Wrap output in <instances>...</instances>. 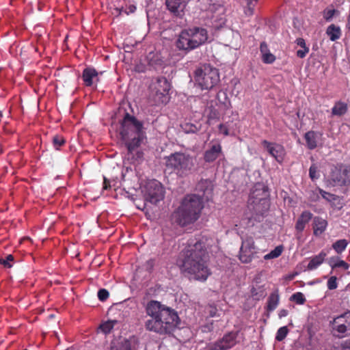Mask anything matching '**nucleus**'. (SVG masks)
<instances>
[{"label":"nucleus","mask_w":350,"mask_h":350,"mask_svg":"<svg viewBox=\"0 0 350 350\" xmlns=\"http://www.w3.org/2000/svg\"><path fill=\"white\" fill-rule=\"evenodd\" d=\"M14 260V256L11 254L7 255L5 258H0V263L4 267L10 268L12 265V262Z\"/></svg>","instance_id":"obj_37"},{"label":"nucleus","mask_w":350,"mask_h":350,"mask_svg":"<svg viewBox=\"0 0 350 350\" xmlns=\"http://www.w3.org/2000/svg\"><path fill=\"white\" fill-rule=\"evenodd\" d=\"M262 60L265 64H272L275 62V57L269 52L262 55Z\"/></svg>","instance_id":"obj_39"},{"label":"nucleus","mask_w":350,"mask_h":350,"mask_svg":"<svg viewBox=\"0 0 350 350\" xmlns=\"http://www.w3.org/2000/svg\"><path fill=\"white\" fill-rule=\"evenodd\" d=\"M252 257H253V254H250L249 256L242 254V260H241L242 263H247V262H251Z\"/></svg>","instance_id":"obj_48"},{"label":"nucleus","mask_w":350,"mask_h":350,"mask_svg":"<svg viewBox=\"0 0 350 350\" xmlns=\"http://www.w3.org/2000/svg\"><path fill=\"white\" fill-rule=\"evenodd\" d=\"M136 10V7L133 5H129L127 10L125 11L126 14H129V13H133Z\"/></svg>","instance_id":"obj_50"},{"label":"nucleus","mask_w":350,"mask_h":350,"mask_svg":"<svg viewBox=\"0 0 350 350\" xmlns=\"http://www.w3.org/2000/svg\"><path fill=\"white\" fill-rule=\"evenodd\" d=\"M236 343V334L229 333L225 335L222 339L217 342L208 350H227L232 348Z\"/></svg>","instance_id":"obj_13"},{"label":"nucleus","mask_w":350,"mask_h":350,"mask_svg":"<svg viewBox=\"0 0 350 350\" xmlns=\"http://www.w3.org/2000/svg\"><path fill=\"white\" fill-rule=\"evenodd\" d=\"M312 218V214L308 211H303L300 216L298 217L297 221L295 224V229L299 232H303L304 230L306 225L311 220Z\"/></svg>","instance_id":"obj_16"},{"label":"nucleus","mask_w":350,"mask_h":350,"mask_svg":"<svg viewBox=\"0 0 350 350\" xmlns=\"http://www.w3.org/2000/svg\"><path fill=\"white\" fill-rule=\"evenodd\" d=\"M184 129L186 133H196L199 130L196 126L189 124H185Z\"/></svg>","instance_id":"obj_44"},{"label":"nucleus","mask_w":350,"mask_h":350,"mask_svg":"<svg viewBox=\"0 0 350 350\" xmlns=\"http://www.w3.org/2000/svg\"><path fill=\"white\" fill-rule=\"evenodd\" d=\"M260 51L262 55L265 53H269V49L268 48V45L265 42H262L260 43Z\"/></svg>","instance_id":"obj_46"},{"label":"nucleus","mask_w":350,"mask_h":350,"mask_svg":"<svg viewBox=\"0 0 350 350\" xmlns=\"http://www.w3.org/2000/svg\"><path fill=\"white\" fill-rule=\"evenodd\" d=\"M221 146L219 144L213 145L211 149L206 151L204 154V159L207 162L215 161L221 152Z\"/></svg>","instance_id":"obj_20"},{"label":"nucleus","mask_w":350,"mask_h":350,"mask_svg":"<svg viewBox=\"0 0 350 350\" xmlns=\"http://www.w3.org/2000/svg\"><path fill=\"white\" fill-rule=\"evenodd\" d=\"M309 176L312 180H314L319 178L318 166L315 163L312 164L311 166L310 167Z\"/></svg>","instance_id":"obj_34"},{"label":"nucleus","mask_w":350,"mask_h":350,"mask_svg":"<svg viewBox=\"0 0 350 350\" xmlns=\"http://www.w3.org/2000/svg\"><path fill=\"white\" fill-rule=\"evenodd\" d=\"M321 196H323V198H325L327 200H329V197H332V194L328 193V192H326V191H324L323 190H321L320 191Z\"/></svg>","instance_id":"obj_49"},{"label":"nucleus","mask_w":350,"mask_h":350,"mask_svg":"<svg viewBox=\"0 0 350 350\" xmlns=\"http://www.w3.org/2000/svg\"><path fill=\"white\" fill-rule=\"evenodd\" d=\"M288 310H285V309H282L280 311L278 315H279V317L281 319L282 317H285L288 315Z\"/></svg>","instance_id":"obj_52"},{"label":"nucleus","mask_w":350,"mask_h":350,"mask_svg":"<svg viewBox=\"0 0 350 350\" xmlns=\"http://www.w3.org/2000/svg\"><path fill=\"white\" fill-rule=\"evenodd\" d=\"M343 165H334L329 174V181L334 185L343 186Z\"/></svg>","instance_id":"obj_14"},{"label":"nucleus","mask_w":350,"mask_h":350,"mask_svg":"<svg viewBox=\"0 0 350 350\" xmlns=\"http://www.w3.org/2000/svg\"><path fill=\"white\" fill-rule=\"evenodd\" d=\"M309 48L298 50L297 51V56L299 58H304L306 55L309 53Z\"/></svg>","instance_id":"obj_45"},{"label":"nucleus","mask_w":350,"mask_h":350,"mask_svg":"<svg viewBox=\"0 0 350 350\" xmlns=\"http://www.w3.org/2000/svg\"><path fill=\"white\" fill-rule=\"evenodd\" d=\"M312 225L314 234L315 236H319L325 231L327 226V221L320 217H315Z\"/></svg>","instance_id":"obj_17"},{"label":"nucleus","mask_w":350,"mask_h":350,"mask_svg":"<svg viewBox=\"0 0 350 350\" xmlns=\"http://www.w3.org/2000/svg\"><path fill=\"white\" fill-rule=\"evenodd\" d=\"M209 312H210V315L211 317H215V316H216L217 310H216V308H213L212 306H210Z\"/></svg>","instance_id":"obj_54"},{"label":"nucleus","mask_w":350,"mask_h":350,"mask_svg":"<svg viewBox=\"0 0 350 350\" xmlns=\"http://www.w3.org/2000/svg\"><path fill=\"white\" fill-rule=\"evenodd\" d=\"M194 79L202 90H210L219 82V75L216 68L204 65L196 70Z\"/></svg>","instance_id":"obj_8"},{"label":"nucleus","mask_w":350,"mask_h":350,"mask_svg":"<svg viewBox=\"0 0 350 350\" xmlns=\"http://www.w3.org/2000/svg\"><path fill=\"white\" fill-rule=\"evenodd\" d=\"M288 330L286 326L279 328V329L278 330V332L276 333L275 339L278 341L283 340L286 338V336L288 334Z\"/></svg>","instance_id":"obj_35"},{"label":"nucleus","mask_w":350,"mask_h":350,"mask_svg":"<svg viewBox=\"0 0 350 350\" xmlns=\"http://www.w3.org/2000/svg\"><path fill=\"white\" fill-rule=\"evenodd\" d=\"M167 9L176 16H181L187 5L186 0H166Z\"/></svg>","instance_id":"obj_15"},{"label":"nucleus","mask_w":350,"mask_h":350,"mask_svg":"<svg viewBox=\"0 0 350 350\" xmlns=\"http://www.w3.org/2000/svg\"><path fill=\"white\" fill-rule=\"evenodd\" d=\"M83 80L87 86H91L94 81L98 80V73L95 69L87 68L83 72Z\"/></svg>","instance_id":"obj_18"},{"label":"nucleus","mask_w":350,"mask_h":350,"mask_svg":"<svg viewBox=\"0 0 350 350\" xmlns=\"http://www.w3.org/2000/svg\"><path fill=\"white\" fill-rule=\"evenodd\" d=\"M206 250L200 241H190L180 255L177 265L182 273L189 278L205 281L211 274L208 268Z\"/></svg>","instance_id":"obj_1"},{"label":"nucleus","mask_w":350,"mask_h":350,"mask_svg":"<svg viewBox=\"0 0 350 350\" xmlns=\"http://www.w3.org/2000/svg\"><path fill=\"white\" fill-rule=\"evenodd\" d=\"M337 323L345 325L350 330V311L334 318L331 322V324Z\"/></svg>","instance_id":"obj_24"},{"label":"nucleus","mask_w":350,"mask_h":350,"mask_svg":"<svg viewBox=\"0 0 350 350\" xmlns=\"http://www.w3.org/2000/svg\"><path fill=\"white\" fill-rule=\"evenodd\" d=\"M297 275V273H294V274L291 275V279H293V275Z\"/></svg>","instance_id":"obj_55"},{"label":"nucleus","mask_w":350,"mask_h":350,"mask_svg":"<svg viewBox=\"0 0 350 350\" xmlns=\"http://www.w3.org/2000/svg\"><path fill=\"white\" fill-rule=\"evenodd\" d=\"M329 265L332 269L338 267L342 268L345 270H347L349 268V265L343 260H337L335 261L334 258H330Z\"/></svg>","instance_id":"obj_29"},{"label":"nucleus","mask_w":350,"mask_h":350,"mask_svg":"<svg viewBox=\"0 0 350 350\" xmlns=\"http://www.w3.org/2000/svg\"><path fill=\"white\" fill-rule=\"evenodd\" d=\"M171 85L165 77H157L150 85L151 95L157 104L166 103L169 100V92Z\"/></svg>","instance_id":"obj_9"},{"label":"nucleus","mask_w":350,"mask_h":350,"mask_svg":"<svg viewBox=\"0 0 350 350\" xmlns=\"http://www.w3.org/2000/svg\"><path fill=\"white\" fill-rule=\"evenodd\" d=\"M334 335L341 337L349 329L345 325L342 324H332Z\"/></svg>","instance_id":"obj_31"},{"label":"nucleus","mask_w":350,"mask_h":350,"mask_svg":"<svg viewBox=\"0 0 350 350\" xmlns=\"http://www.w3.org/2000/svg\"><path fill=\"white\" fill-rule=\"evenodd\" d=\"M150 319L145 322L147 330L160 335L171 334L180 323L177 312L157 301H150L146 308Z\"/></svg>","instance_id":"obj_2"},{"label":"nucleus","mask_w":350,"mask_h":350,"mask_svg":"<svg viewBox=\"0 0 350 350\" xmlns=\"http://www.w3.org/2000/svg\"><path fill=\"white\" fill-rule=\"evenodd\" d=\"M120 134L128 150V157L133 163L143 159L144 152L139 149L146 139L142 124L135 117L126 113L121 123Z\"/></svg>","instance_id":"obj_3"},{"label":"nucleus","mask_w":350,"mask_h":350,"mask_svg":"<svg viewBox=\"0 0 350 350\" xmlns=\"http://www.w3.org/2000/svg\"><path fill=\"white\" fill-rule=\"evenodd\" d=\"M111 186L110 185V183L109 181L104 178V183H103V189H108L109 188H110Z\"/></svg>","instance_id":"obj_51"},{"label":"nucleus","mask_w":350,"mask_h":350,"mask_svg":"<svg viewBox=\"0 0 350 350\" xmlns=\"http://www.w3.org/2000/svg\"><path fill=\"white\" fill-rule=\"evenodd\" d=\"M247 1V7L244 10V13L247 16H252L254 14V8L256 6V3L246 1Z\"/></svg>","instance_id":"obj_38"},{"label":"nucleus","mask_w":350,"mask_h":350,"mask_svg":"<svg viewBox=\"0 0 350 350\" xmlns=\"http://www.w3.org/2000/svg\"><path fill=\"white\" fill-rule=\"evenodd\" d=\"M247 208L249 210V213H247L248 225L253 226L256 222H261L264 219L269 209V202L265 198L255 197L253 192L250 196Z\"/></svg>","instance_id":"obj_7"},{"label":"nucleus","mask_w":350,"mask_h":350,"mask_svg":"<svg viewBox=\"0 0 350 350\" xmlns=\"http://www.w3.org/2000/svg\"><path fill=\"white\" fill-rule=\"evenodd\" d=\"M326 34L328 36L331 41H336L338 40L342 35L341 29L340 27L332 24L329 25L326 29Z\"/></svg>","instance_id":"obj_22"},{"label":"nucleus","mask_w":350,"mask_h":350,"mask_svg":"<svg viewBox=\"0 0 350 350\" xmlns=\"http://www.w3.org/2000/svg\"><path fill=\"white\" fill-rule=\"evenodd\" d=\"M198 189L203 192L204 196H208L212 192L211 183L207 180H201L198 185ZM208 198V196H206Z\"/></svg>","instance_id":"obj_27"},{"label":"nucleus","mask_w":350,"mask_h":350,"mask_svg":"<svg viewBox=\"0 0 350 350\" xmlns=\"http://www.w3.org/2000/svg\"><path fill=\"white\" fill-rule=\"evenodd\" d=\"M342 346L343 349H350V338L344 341Z\"/></svg>","instance_id":"obj_53"},{"label":"nucleus","mask_w":350,"mask_h":350,"mask_svg":"<svg viewBox=\"0 0 350 350\" xmlns=\"http://www.w3.org/2000/svg\"><path fill=\"white\" fill-rule=\"evenodd\" d=\"M279 304V295L278 293H271L267 299V309L268 311L274 310Z\"/></svg>","instance_id":"obj_26"},{"label":"nucleus","mask_w":350,"mask_h":350,"mask_svg":"<svg viewBox=\"0 0 350 350\" xmlns=\"http://www.w3.org/2000/svg\"><path fill=\"white\" fill-rule=\"evenodd\" d=\"M343 186L350 185V165H343Z\"/></svg>","instance_id":"obj_33"},{"label":"nucleus","mask_w":350,"mask_h":350,"mask_svg":"<svg viewBox=\"0 0 350 350\" xmlns=\"http://www.w3.org/2000/svg\"><path fill=\"white\" fill-rule=\"evenodd\" d=\"M291 300L300 305L304 304L306 301L304 295L301 292H297L293 294L291 297Z\"/></svg>","instance_id":"obj_32"},{"label":"nucleus","mask_w":350,"mask_h":350,"mask_svg":"<svg viewBox=\"0 0 350 350\" xmlns=\"http://www.w3.org/2000/svg\"><path fill=\"white\" fill-rule=\"evenodd\" d=\"M143 196L146 201L157 204L164 198V188L157 180H148L142 188Z\"/></svg>","instance_id":"obj_10"},{"label":"nucleus","mask_w":350,"mask_h":350,"mask_svg":"<svg viewBox=\"0 0 350 350\" xmlns=\"http://www.w3.org/2000/svg\"><path fill=\"white\" fill-rule=\"evenodd\" d=\"M166 166L172 169L177 176L185 177L190 174L196 165V159L183 152H175L166 158Z\"/></svg>","instance_id":"obj_6"},{"label":"nucleus","mask_w":350,"mask_h":350,"mask_svg":"<svg viewBox=\"0 0 350 350\" xmlns=\"http://www.w3.org/2000/svg\"><path fill=\"white\" fill-rule=\"evenodd\" d=\"M119 325L120 323L117 320H109L103 323L100 325L99 328L102 332L107 334L110 333L113 329V327Z\"/></svg>","instance_id":"obj_25"},{"label":"nucleus","mask_w":350,"mask_h":350,"mask_svg":"<svg viewBox=\"0 0 350 350\" xmlns=\"http://www.w3.org/2000/svg\"><path fill=\"white\" fill-rule=\"evenodd\" d=\"M336 12L337 10L335 9L325 10L323 12V18L326 21H330Z\"/></svg>","instance_id":"obj_42"},{"label":"nucleus","mask_w":350,"mask_h":350,"mask_svg":"<svg viewBox=\"0 0 350 350\" xmlns=\"http://www.w3.org/2000/svg\"><path fill=\"white\" fill-rule=\"evenodd\" d=\"M283 250H284L283 245H280L275 247V249L271 250L269 253L267 254L264 256V258L265 260L276 258L279 257L282 254Z\"/></svg>","instance_id":"obj_30"},{"label":"nucleus","mask_w":350,"mask_h":350,"mask_svg":"<svg viewBox=\"0 0 350 350\" xmlns=\"http://www.w3.org/2000/svg\"><path fill=\"white\" fill-rule=\"evenodd\" d=\"M327 254L324 251H321L318 255L313 256L310 259L307 266V269L308 270H313L317 269L323 262Z\"/></svg>","instance_id":"obj_21"},{"label":"nucleus","mask_w":350,"mask_h":350,"mask_svg":"<svg viewBox=\"0 0 350 350\" xmlns=\"http://www.w3.org/2000/svg\"><path fill=\"white\" fill-rule=\"evenodd\" d=\"M208 39L206 29L193 27L180 32L176 41V46L180 50L190 51L204 44Z\"/></svg>","instance_id":"obj_5"},{"label":"nucleus","mask_w":350,"mask_h":350,"mask_svg":"<svg viewBox=\"0 0 350 350\" xmlns=\"http://www.w3.org/2000/svg\"><path fill=\"white\" fill-rule=\"evenodd\" d=\"M261 144L263 148H265L269 154L275 158L278 162L282 163L283 161L285 155V150L282 145L269 142L265 139L262 140Z\"/></svg>","instance_id":"obj_11"},{"label":"nucleus","mask_w":350,"mask_h":350,"mask_svg":"<svg viewBox=\"0 0 350 350\" xmlns=\"http://www.w3.org/2000/svg\"><path fill=\"white\" fill-rule=\"evenodd\" d=\"M138 345V338L135 336L120 338L112 342L111 350H137Z\"/></svg>","instance_id":"obj_12"},{"label":"nucleus","mask_w":350,"mask_h":350,"mask_svg":"<svg viewBox=\"0 0 350 350\" xmlns=\"http://www.w3.org/2000/svg\"><path fill=\"white\" fill-rule=\"evenodd\" d=\"M65 141L62 136L56 135L53 139V146L56 149H58L61 146L64 144Z\"/></svg>","instance_id":"obj_41"},{"label":"nucleus","mask_w":350,"mask_h":350,"mask_svg":"<svg viewBox=\"0 0 350 350\" xmlns=\"http://www.w3.org/2000/svg\"><path fill=\"white\" fill-rule=\"evenodd\" d=\"M327 288L329 290H334L338 287L337 278L336 276H332L329 278L327 283Z\"/></svg>","instance_id":"obj_40"},{"label":"nucleus","mask_w":350,"mask_h":350,"mask_svg":"<svg viewBox=\"0 0 350 350\" xmlns=\"http://www.w3.org/2000/svg\"><path fill=\"white\" fill-rule=\"evenodd\" d=\"M219 131L224 135L234 134V132L231 131V127L229 124H220L219 126Z\"/></svg>","instance_id":"obj_36"},{"label":"nucleus","mask_w":350,"mask_h":350,"mask_svg":"<svg viewBox=\"0 0 350 350\" xmlns=\"http://www.w3.org/2000/svg\"><path fill=\"white\" fill-rule=\"evenodd\" d=\"M304 139L308 149L314 150L317 146V133L310 131L306 133Z\"/></svg>","instance_id":"obj_23"},{"label":"nucleus","mask_w":350,"mask_h":350,"mask_svg":"<svg viewBox=\"0 0 350 350\" xmlns=\"http://www.w3.org/2000/svg\"><path fill=\"white\" fill-rule=\"evenodd\" d=\"M109 292L104 288L99 290L98 292V297L102 301H105L109 297Z\"/></svg>","instance_id":"obj_43"},{"label":"nucleus","mask_w":350,"mask_h":350,"mask_svg":"<svg viewBox=\"0 0 350 350\" xmlns=\"http://www.w3.org/2000/svg\"><path fill=\"white\" fill-rule=\"evenodd\" d=\"M296 44L299 46L300 47H301L302 49H306V48H308L307 46H306V42H305V40L302 38H299L296 40L295 41Z\"/></svg>","instance_id":"obj_47"},{"label":"nucleus","mask_w":350,"mask_h":350,"mask_svg":"<svg viewBox=\"0 0 350 350\" xmlns=\"http://www.w3.org/2000/svg\"><path fill=\"white\" fill-rule=\"evenodd\" d=\"M347 111V103L342 100H338L335 102L333 107L332 108L331 113L332 116L341 117L344 116Z\"/></svg>","instance_id":"obj_19"},{"label":"nucleus","mask_w":350,"mask_h":350,"mask_svg":"<svg viewBox=\"0 0 350 350\" xmlns=\"http://www.w3.org/2000/svg\"><path fill=\"white\" fill-rule=\"evenodd\" d=\"M203 207L201 197L195 194L187 195L173 213L172 219L181 226L193 224L199 219Z\"/></svg>","instance_id":"obj_4"},{"label":"nucleus","mask_w":350,"mask_h":350,"mask_svg":"<svg viewBox=\"0 0 350 350\" xmlns=\"http://www.w3.org/2000/svg\"><path fill=\"white\" fill-rule=\"evenodd\" d=\"M349 242L347 239H340L332 244V248L337 254H341L345 250Z\"/></svg>","instance_id":"obj_28"}]
</instances>
